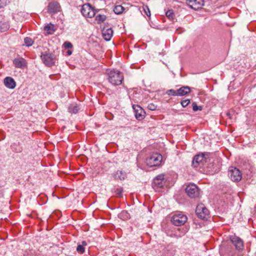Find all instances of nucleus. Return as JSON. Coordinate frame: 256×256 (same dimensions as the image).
Masks as SVG:
<instances>
[{
    "instance_id": "obj_1",
    "label": "nucleus",
    "mask_w": 256,
    "mask_h": 256,
    "mask_svg": "<svg viewBox=\"0 0 256 256\" xmlns=\"http://www.w3.org/2000/svg\"><path fill=\"white\" fill-rule=\"evenodd\" d=\"M108 82L114 86L122 84L124 80L123 74L118 70H112L107 72Z\"/></svg>"
},
{
    "instance_id": "obj_2",
    "label": "nucleus",
    "mask_w": 256,
    "mask_h": 256,
    "mask_svg": "<svg viewBox=\"0 0 256 256\" xmlns=\"http://www.w3.org/2000/svg\"><path fill=\"white\" fill-rule=\"evenodd\" d=\"M162 160V156L159 154L155 153L152 154L146 159V165L150 167L157 166L160 164Z\"/></svg>"
},
{
    "instance_id": "obj_3",
    "label": "nucleus",
    "mask_w": 256,
    "mask_h": 256,
    "mask_svg": "<svg viewBox=\"0 0 256 256\" xmlns=\"http://www.w3.org/2000/svg\"><path fill=\"white\" fill-rule=\"evenodd\" d=\"M196 213L198 218L204 220H208L210 216L209 210L203 204H200L197 206Z\"/></svg>"
},
{
    "instance_id": "obj_4",
    "label": "nucleus",
    "mask_w": 256,
    "mask_h": 256,
    "mask_svg": "<svg viewBox=\"0 0 256 256\" xmlns=\"http://www.w3.org/2000/svg\"><path fill=\"white\" fill-rule=\"evenodd\" d=\"M228 176L232 182H236L242 180V174L239 169L231 166L228 169Z\"/></svg>"
},
{
    "instance_id": "obj_5",
    "label": "nucleus",
    "mask_w": 256,
    "mask_h": 256,
    "mask_svg": "<svg viewBox=\"0 0 256 256\" xmlns=\"http://www.w3.org/2000/svg\"><path fill=\"white\" fill-rule=\"evenodd\" d=\"M169 179L168 174H162L157 176L154 179V184L158 188L168 186L167 181Z\"/></svg>"
},
{
    "instance_id": "obj_6",
    "label": "nucleus",
    "mask_w": 256,
    "mask_h": 256,
    "mask_svg": "<svg viewBox=\"0 0 256 256\" xmlns=\"http://www.w3.org/2000/svg\"><path fill=\"white\" fill-rule=\"evenodd\" d=\"M188 220L186 215L180 212L174 214L172 218V224L176 226H181L184 225Z\"/></svg>"
},
{
    "instance_id": "obj_7",
    "label": "nucleus",
    "mask_w": 256,
    "mask_h": 256,
    "mask_svg": "<svg viewBox=\"0 0 256 256\" xmlns=\"http://www.w3.org/2000/svg\"><path fill=\"white\" fill-rule=\"evenodd\" d=\"M81 12L84 17L92 18L96 14V12L93 8L89 4H83L81 8Z\"/></svg>"
},
{
    "instance_id": "obj_8",
    "label": "nucleus",
    "mask_w": 256,
    "mask_h": 256,
    "mask_svg": "<svg viewBox=\"0 0 256 256\" xmlns=\"http://www.w3.org/2000/svg\"><path fill=\"white\" fill-rule=\"evenodd\" d=\"M41 58L43 62L48 66H51L54 64L55 57L51 54L47 52L42 54Z\"/></svg>"
},
{
    "instance_id": "obj_9",
    "label": "nucleus",
    "mask_w": 256,
    "mask_h": 256,
    "mask_svg": "<svg viewBox=\"0 0 256 256\" xmlns=\"http://www.w3.org/2000/svg\"><path fill=\"white\" fill-rule=\"evenodd\" d=\"M230 240L232 244L236 247V249L238 250H241L243 249L244 242L240 238L236 236H232L230 237Z\"/></svg>"
},
{
    "instance_id": "obj_10",
    "label": "nucleus",
    "mask_w": 256,
    "mask_h": 256,
    "mask_svg": "<svg viewBox=\"0 0 256 256\" xmlns=\"http://www.w3.org/2000/svg\"><path fill=\"white\" fill-rule=\"evenodd\" d=\"M48 12L51 14H56L60 10V6L57 2H52L48 6Z\"/></svg>"
},
{
    "instance_id": "obj_11",
    "label": "nucleus",
    "mask_w": 256,
    "mask_h": 256,
    "mask_svg": "<svg viewBox=\"0 0 256 256\" xmlns=\"http://www.w3.org/2000/svg\"><path fill=\"white\" fill-rule=\"evenodd\" d=\"M132 108L134 110L136 118L138 120H142L144 116V110L138 105H133Z\"/></svg>"
},
{
    "instance_id": "obj_12",
    "label": "nucleus",
    "mask_w": 256,
    "mask_h": 256,
    "mask_svg": "<svg viewBox=\"0 0 256 256\" xmlns=\"http://www.w3.org/2000/svg\"><path fill=\"white\" fill-rule=\"evenodd\" d=\"M187 4L192 8L197 10L203 6L202 0H186Z\"/></svg>"
},
{
    "instance_id": "obj_13",
    "label": "nucleus",
    "mask_w": 256,
    "mask_h": 256,
    "mask_svg": "<svg viewBox=\"0 0 256 256\" xmlns=\"http://www.w3.org/2000/svg\"><path fill=\"white\" fill-rule=\"evenodd\" d=\"M204 160V157L203 154H198L194 156L192 166L194 168H198L200 164H203Z\"/></svg>"
},
{
    "instance_id": "obj_14",
    "label": "nucleus",
    "mask_w": 256,
    "mask_h": 256,
    "mask_svg": "<svg viewBox=\"0 0 256 256\" xmlns=\"http://www.w3.org/2000/svg\"><path fill=\"white\" fill-rule=\"evenodd\" d=\"M4 84L7 88L10 89H14L16 86V82L10 76H7L4 78Z\"/></svg>"
},
{
    "instance_id": "obj_15",
    "label": "nucleus",
    "mask_w": 256,
    "mask_h": 256,
    "mask_svg": "<svg viewBox=\"0 0 256 256\" xmlns=\"http://www.w3.org/2000/svg\"><path fill=\"white\" fill-rule=\"evenodd\" d=\"M102 36L104 39L106 40H110L113 34V30L112 28H104L102 30Z\"/></svg>"
},
{
    "instance_id": "obj_16",
    "label": "nucleus",
    "mask_w": 256,
    "mask_h": 256,
    "mask_svg": "<svg viewBox=\"0 0 256 256\" xmlns=\"http://www.w3.org/2000/svg\"><path fill=\"white\" fill-rule=\"evenodd\" d=\"M13 63L16 68H24L26 65V60L22 58H14Z\"/></svg>"
},
{
    "instance_id": "obj_17",
    "label": "nucleus",
    "mask_w": 256,
    "mask_h": 256,
    "mask_svg": "<svg viewBox=\"0 0 256 256\" xmlns=\"http://www.w3.org/2000/svg\"><path fill=\"white\" fill-rule=\"evenodd\" d=\"M185 192H200V190L198 186L194 183H190L186 185Z\"/></svg>"
},
{
    "instance_id": "obj_18",
    "label": "nucleus",
    "mask_w": 256,
    "mask_h": 256,
    "mask_svg": "<svg viewBox=\"0 0 256 256\" xmlns=\"http://www.w3.org/2000/svg\"><path fill=\"white\" fill-rule=\"evenodd\" d=\"M113 176L116 180H122L127 178V174L124 171L117 170L113 174Z\"/></svg>"
},
{
    "instance_id": "obj_19",
    "label": "nucleus",
    "mask_w": 256,
    "mask_h": 256,
    "mask_svg": "<svg viewBox=\"0 0 256 256\" xmlns=\"http://www.w3.org/2000/svg\"><path fill=\"white\" fill-rule=\"evenodd\" d=\"M80 106L76 103L70 104L68 107V112L72 114H76L80 110Z\"/></svg>"
},
{
    "instance_id": "obj_20",
    "label": "nucleus",
    "mask_w": 256,
    "mask_h": 256,
    "mask_svg": "<svg viewBox=\"0 0 256 256\" xmlns=\"http://www.w3.org/2000/svg\"><path fill=\"white\" fill-rule=\"evenodd\" d=\"M190 92V88L188 86H184L178 90V96H183L188 94Z\"/></svg>"
},
{
    "instance_id": "obj_21",
    "label": "nucleus",
    "mask_w": 256,
    "mask_h": 256,
    "mask_svg": "<svg viewBox=\"0 0 256 256\" xmlns=\"http://www.w3.org/2000/svg\"><path fill=\"white\" fill-rule=\"evenodd\" d=\"M11 148L13 152H20L22 150V148L19 142L12 144L11 145Z\"/></svg>"
},
{
    "instance_id": "obj_22",
    "label": "nucleus",
    "mask_w": 256,
    "mask_h": 256,
    "mask_svg": "<svg viewBox=\"0 0 256 256\" xmlns=\"http://www.w3.org/2000/svg\"><path fill=\"white\" fill-rule=\"evenodd\" d=\"M120 218L123 220H127L130 218V214L126 210H122L118 215Z\"/></svg>"
},
{
    "instance_id": "obj_23",
    "label": "nucleus",
    "mask_w": 256,
    "mask_h": 256,
    "mask_svg": "<svg viewBox=\"0 0 256 256\" xmlns=\"http://www.w3.org/2000/svg\"><path fill=\"white\" fill-rule=\"evenodd\" d=\"M44 30L47 32L48 34H52L54 32V26L52 24H50L44 26Z\"/></svg>"
},
{
    "instance_id": "obj_24",
    "label": "nucleus",
    "mask_w": 256,
    "mask_h": 256,
    "mask_svg": "<svg viewBox=\"0 0 256 256\" xmlns=\"http://www.w3.org/2000/svg\"><path fill=\"white\" fill-rule=\"evenodd\" d=\"M124 8L120 5L116 6L114 8V12L116 14H120L122 13Z\"/></svg>"
},
{
    "instance_id": "obj_25",
    "label": "nucleus",
    "mask_w": 256,
    "mask_h": 256,
    "mask_svg": "<svg viewBox=\"0 0 256 256\" xmlns=\"http://www.w3.org/2000/svg\"><path fill=\"white\" fill-rule=\"evenodd\" d=\"M95 19L98 24H100L106 20V16L104 14H98L96 16Z\"/></svg>"
},
{
    "instance_id": "obj_26",
    "label": "nucleus",
    "mask_w": 256,
    "mask_h": 256,
    "mask_svg": "<svg viewBox=\"0 0 256 256\" xmlns=\"http://www.w3.org/2000/svg\"><path fill=\"white\" fill-rule=\"evenodd\" d=\"M24 43L26 45L28 46H32L33 44V41L32 39L28 37H26L24 39Z\"/></svg>"
},
{
    "instance_id": "obj_27",
    "label": "nucleus",
    "mask_w": 256,
    "mask_h": 256,
    "mask_svg": "<svg viewBox=\"0 0 256 256\" xmlns=\"http://www.w3.org/2000/svg\"><path fill=\"white\" fill-rule=\"evenodd\" d=\"M166 94L169 96H178V90H169L166 91Z\"/></svg>"
},
{
    "instance_id": "obj_28",
    "label": "nucleus",
    "mask_w": 256,
    "mask_h": 256,
    "mask_svg": "<svg viewBox=\"0 0 256 256\" xmlns=\"http://www.w3.org/2000/svg\"><path fill=\"white\" fill-rule=\"evenodd\" d=\"M166 16L170 20L174 18V14L172 10H168L166 13Z\"/></svg>"
},
{
    "instance_id": "obj_29",
    "label": "nucleus",
    "mask_w": 256,
    "mask_h": 256,
    "mask_svg": "<svg viewBox=\"0 0 256 256\" xmlns=\"http://www.w3.org/2000/svg\"><path fill=\"white\" fill-rule=\"evenodd\" d=\"M144 13L148 16H150V12L148 7L147 6H144L142 7Z\"/></svg>"
},
{
    "instance_id": "obj_30",
    "label": "nucleus",
    "mask_w": 256,
    "mask_h": 256,
    "mask_svg": "<svg viewBox=\"0 0 256 256\" xmlns=\"http://www.w3.org/2000/svg\"><path fill=\"white\" fill-rule=\"evenodd\" d=\"M76 250L80 254H83L85 251V248L83 246L79 244L77 246Z\"/></svg>"
},
{
    "instance_id": "obj_31",
    "label": "nucleus",
    "mask_w": 256,
    "mask_h": 256,
    "mask_svg": "<svg viewBox=\"0 0 256 256\" xmlns=\"http://www.w3.org/2000/svg\"><path fill=\"white\" fill-rule=\"evenodd\" d=\"M186 194L190 198H198L200 195V193H186Z\"/></svg>"
},
{
    "instance_id": "obj_32",
    "label": "nucleus",
    "mask_w": 256,
    "mask_h": 256,
    "mask_svg": "<svg viewBox=\"0 0 256 256\" xmlns=\"http://www.w3.org/2000/svg\"><path fill=\"white\" fill-rule=\"evenodd\" d=\"M180 103L182 106L185 108L190 103V100L189 99L183 100Z\"/></svg>"
},
{
    "instance_id": "obj_33",
    "label": "nucleus",
    "mask_w": 256,
    "mask_h": 256,
    "mask_svg": "<svg viewBox=\"0 0 256 256\" xmlns=\"http://www.w3.org/2000/svg\"><path fill=\"white\" fill-rule=\"evenodd\" d=\"M192 110L196 112L201 110L202 108L200 106H198L196 103L194 102L192 104Z\"/></svg>"
},
{
    "instance_id": "obj_34",
    "label": "nucleus",
    "mask_w": 256,
    "mask_h": 256,
    "mask_svg": "<svg viewBox=\"0 0 256 256\" xmlns=\"http://www.w3.org/2000/svg\"><path fill=\"white\" fill-rule=\"evenodd\" d=\"M157 106L153 104H150L148 106V108L150 110H154L156 109Z\"/></svg>"
},
{
    "instance_id": "obj_35",
    "label": "nucleus",
    "mask_w": 256,
    "mask_h": 256,
    "mask_svg": "<svg viewBox=\"0 0 256 256\" xmlns=\"http://www.w3.org/2000/svg\"><path fill=\"white\" fill-rule=\"evenodd\" d=\"M63 46L65 48H70L72 47V44L70 42H64Z\"/></svg>"
},
{
    "instance_id": "obj_36",
    "label": "nucleus",
    "mask_w": 256,
    "mask_h": 256,
    "mask_svg": "<svg viewBox=\"0 0 256 256\" xmlns=\"http://www.w3.org/2000/svg\"><path fill=\"white\" fill-rule=\"evenodd\" d=\"M0 28H1V29H3L4 30V31H5L6 30L8 29L9 28V26L8 24H2L1 26H0Z\"/></svg>"
},
{
    "instance_id": "obj_37",
    "label": "nucleus",
    "mask_w": 256,
    "mask_h": 256,
    "mask_svg": "<svg viewBox=\"0 0 256 256\" xmlns=\"http://www.w3.org/2000/svg\"><path fill=\"white\" fill-rule=\"evenodd\" d=\"M7 0H0V8H4L6 4Z\"/></svg>"
},
{
    "instance_id": "obj_38",
    "label": "nucleus",
    "mask_w": 256,
    "mask_h": 256,
    "mask_svg": "<svg viewBox=\"0 0 256 256\" xmlns=\"http://www.w3.org/2000/svg\"><path fill=\"white\" fill-rule=\"evenodd\" d=\"M67 54H68V56H70V55H71V54H72V52L70 50H68L67 51Z\"/></svg>"
},
{
    "instance_id": "obj_39",
    "label": "nucleus",
    "mask_w": 256,
    "mask_h": 256,
    "mask_svg": "<svg viewBox=\"0 0 256 256\" xmlns=\"http://www.w3.org/2000/svg\"><path fill=\"white\" fill-rule=\"evenodd\" d=\"M123 191V189L122 188H118V192H122Z\"/></svg>"
},
{
    "instance_id": "obj_40",
    "label": "nucleus",
    "mask_w": 256,
    "mask_h": 256,
    "mask_svg": "<svg viewBox=\"0 0 256 256\" xmlns=\"http://www.w3.org/2000/svg\"><path fill=\"white\" fill-rule=\"evenodd\" d=\"M54 192L48 193V194H49L50 196H56L54 195Z\"/></svg>"
},
{
    "instance_id": "obj_41",
    "label": "nucleus",
    "mask_w": 256,
    "mask_h": 256,
    "mask_svg": "<svg viewBox=\"0 0 256 256\" xmlns=\"http://www.w3.org/2000/svg\"><path fill=\"white\" fill-rule=\"evenodd\" d=\"M86 242H85V241H82V246H86Z\"/></svg>"
},
{
    "instance_id": "obj_42",
    "label": "nucleus",
    "mask_w": 256,
    "mask_h": 256,
    "mask_svg": "<svg viewBox=\"0 0 256 256\" xmlns=\"http://www.w3.org/2000/svg\"><path fill=\"white\" fill-rule=\"evenodd\" d=\"M118 194H119L120 196H121V195H122V193H121V192H120V193H118Z\"/></svg>"
},
{
    "instance_id": "obj_43",
    "label": "nucleus",
    "mask_w": 256,
    "mask_h": 256,
    "mask_svg": "<svg viewBox=\"0 0 256 256\" xmlns=\"http://www.w3.org/2000/svg\"><path fill=\"white\" fill-rule=\"evenodd\" d=\"M249 173H250V170H248V172H246V174H249Z\"/></svg>"
},
{
    "instance_id": "obj_44",
    "label": "nucleus",
    "mask_w": 256,
    "mask_h": 256,
    "mask_svg": "<svg viewBox=\"0 0 256 256\" xmlns=\"http://www.w3.org/2000/svg\"><path fill=\"white\" fill-rule=\"evenodd\" d=\"M249 173H250V170H248V172H246V174H249Z\"/></svg>"
},
{
    "instance_id": "obj_45",
    "label": "nucleus",
    "mask_w": 256,
    "mask_h": 256,
    "mask_svg": "<svg viewBox=\"0 0 256 256\" xmlns=\"http://www.w3.org/2000/svg\"><path fill=\"white\" fill-rule=\"evenodd\" d=\"M57 198H59L58 196H56Z\"/></svg>"
},
{
    "instance_id": "obj_46",
    "label": "nucleus",
    "mask_w": 256,
    "mask_h": 256,
    "mask_svg": "<svg viewBox=\"0 0 256 256\" xmlns=\"http://www.w3.org/2000/svg\"><path fill=\"white\" fill-rule=\"evenodd\" d=\"M2 186L0 184V188L2 187Z\"/></svg>"
}]
</instances>
